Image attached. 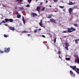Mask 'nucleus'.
I'll return each mask as SVG.
<instances>
[{
	"label": "nucleus",
	"instance_id": "nucleus-1",
	"mask_svg": "<svg viewBox=\"0 0 79 79\" xmlns=\"http://www.w3.org/2000/svg\"><path fill=\"white\" fill-rule=\"evenodd\" d=\"M67 29L68 30V32L69 33L72 32H73V31H74L76 30V29L73 28V27L70 28H68Z\"/></svg>",
	"mask_w": 79,
	"mask_h": 79
},
{
	"label": "nucleus",
	"instance_id": "nucleus-2",
	"mask_svg": "<svg viewBox=\"0 0 79 79\" xmlns=\"http://www.w3.org/2000/svg\"><path fill=\"white\" fill-rule=\"evenodd\" d=\"M5 21L6 22H8L9 21L10 23H12L13 21V19H5Z\"/></svg>",
	"mask_w": 79,
	"mask_h": 79
},
{
	"label": "nucleus",
	"instance_id": "nucleus-3",
	"mask_svg": "<svg viewBox=\"0 0 79 79\" xmlns=\"http://www.w3.org/2000/svg\"><path fill=\"white\" fill-rule=\"evenodd\" d=\"M10 51V48H5L4 49V52L6 53H8Z\"/></svg>",
	"mask_w": 79,
	"mask_h": 79
},
{
	"label": "nucleus",
	"instance_id": "nucleus-4",
	"mask_svg": "<svg viewBox=\"0 0 79 79\" xmlns=\"http://www.w3.org/2000/svg\"><path fill=\"white\" fill-rule=\"evenodd\" d=\"M70 68H72V69H73V70H74V71H76V65L74 66H70Z\"/></svg>",
	"mask_w": 79,
	"mask_h": 79
},
{
	"label": "nucleus",
	"instance_id": "nucleus-5",
	"mask_svg": "<svg viewBox=\"0 0 79 79\" xmlns=\"http://www.w3.org/2000/svg\"><path fill=\"white\" fill-rule=\"evenodd\" d=\"M75 63H78L79 64V57H77V59H75L74 61Z\"/></svg>",
	"mask_w": 79,
	"mask_h": 79
},
{
	"label": "nucleus",
	"instance_id": "nucleus-6",
	"mask_svg": "<svg viewBox=\"0 0 79 79\" xmlns=\"http://www.w3.org/2000/svg\"><path fill=\"white\" fill-rule=\"evenodd\" d=\"M15 14H16V15H17V18H21V15H20V14H18V12H16L15 13Z\"/></svg>",
	"mask_w": 79,
	"mask_h": 79
},
{
	"label": "nucleus",
	"instance_id": "nucleus-7",
	"mask_svg": "<svg viewBox=\"0 0 79 79\" xmlns=\"http://www.w3.org/2000/svg\"><path fill=\"white\" fill-rule=\"evenodd\" d=\"M70 73L72 76H73V77H75V75L74 74V73H73L72 70L70 71Z\"/></svg>",
	"mask_w": 79,
	"mask_h": 79
},
{
	"label": "nucleus",
	"instance_id": "nucleus-8",
	"mask_svg": "<svg viewBox=\"0 0 79 79\" xmlns=\"http://www.w3.org/2000/svg\"><path fill=\"white\" fill-rule=\"evenodd\" d=\"M10 30H12L13 31H14L15 30V28L13 27H9Z\"/></svg>",
	"mask_w": 79,
	"mask_h": 79
},
{
	"label": "nucleus",
	"instance_id": "nucleus-9",
	"mask_svg": "<svg viewBox=\"0 0 79 79\" xmlns=\"http://www.w3.org/2000/svg\"><path fill=\"white\" fill-rule=\"evenodd\" d=\"M50 21L52 23H56V20L53 19H50Z\"/></svg>",
	"mask_w": 79,
	"mask_h": 79
},
{
	"label": "nucleus",
	"instance_id": "nucleus-10",
	"mask_svg": "<svg viewBox=\"0 0 79 79\" xmlns=\"http://www.w3.org/2000/svg\"><path fill=\"white\" fill-rule=\"evenodd\" d=\"M31 15L33 16V17H35V16H37V15L34 13H31Z\"/></svg>",
	"mask_w": 79,
	"mask_h": 79
},
{
	"label": "nucleus",
	"instance_id": "nucleus-11",
	"mask_svg": "<svg viewBox=\"0 0 79 79\" xmlns=\"http://www.w3.org/2000/svg\"><path fill=\"white\" fill-rule=\"evenodd\" d=\"M52 16H53V15L50 14V15H48L47 18H48L49 19H51V18H52Z\"/></svg>",
	"mask_w": 79,
	"mask_h": 79
},
{
	"label": "nucleus",
	"instance_id": "nucleus-12",
	"mask_svg": "<svg viewBox=\"0 0 79 79\" xmlns=\"http://www.w3.org/2000/svg\"><path fill=\"white\" fill-rule=\"evenodd\" d=\"M40 9V7L39 6H38L36 8L37 11H39Z\"/></svg>",
	"mask_w": 79,
	"mask_h": 79
},
{
	"label": "nucleus",
	"instance_id": "nucleus-13",
	"mask_svg": "<svg viewBox=\"0 0 79 79\" xmlns=\"http://www.w3.org/2000/svg\"><path fill=\"white\" fill-rule=\"evenodd\" d=\"M72 10H73V9H72V8H70L69 9V13H71L72 12Z\"/></svg>",
	"mask_w": 79,
	"mask_h": 79
},
{
	"label": "nucleus",
	"instance_id": "nucleus-14",
	"mask_svg": "<svg viewBox=\"0 0 79 79\" xmlns=\"http://www.w3.org/2000/svg\"><path fill=\"white\" fill-rule=\"evenodd\" d=\"M75 40V42H76V44H78V42L77 41H79V39L75 40Z\"/></svg>",
	"mask_w": 79,
	"mask_h": 79
},
{
	"label": "nucleus",
	"instance_id": "nucleus-15",
	"mask_svg": "<svg viewBox=\"0 0 79 79\" xmlns=\"http://www.w3.org/2000/svg\"><path fill=\"white\" fill-rule=\"evenodd\" d=\"M73 4H75V3H73L72 2H70L69 3V5H73Z\"/></svg>",
	"mask_w": 79,
	"mask_h": 79
},
{
	"label": "nucleus",
	"instance_id": "nucleus-16",
	"mask_svg": "<svg viewBox=\"0 0 79 79\" xmlns=\"http://www.w3.org/2000/svg\"><path fill=\"white\" fill-rule=\"evenodd\" d=\"M65 46L66 47H69V43L68 42H66L65 43Z\"/></svg>",
	"mask_w": 79,
	"mask_h": 79
},
{
	"label": "nucleus",
	"instance_id": "nucleus-17",
	"mask_svg": "<svg viewBox=\"0 0 79 79\" xmlns=\"http://www.w3.org/2000/svg\"><path fill=\"white\" fill-rule=\"evenodd\" d=\"M19 10H20V11H21L22 10H24V7H21L19 8Z\"/></svg>",
	"mask_w": 79,
	"mask_h": 79
},
{
	"label": "nucleus",
	"instance_id": "nucleus-18",
	"mask_svg": "<svg viewBox=\"0 0 79 79\" xmlns=\"http://www.w3.org/2000/svg\"><path fill=\"white\" fill-rule=\"evenodd\" d=\"M22 20L23 21V23L25 24V21H24V17H22Z\"/></svg>",
	"mask_w": 79,
	"mask_h": 79
},
{
	"label": "nucleus",
	"instance_id": "nucleus-19",
	"mask_svg": "<svg viewBox=\"0 0 79 79\" xmlns=\"http://www.w3.org/2000/svg\"><path fill=\"white\" fill-rule=\"evenodd\" d=\"M18 2H22L23 1V0H16Z\"/></svg>",
	"mask_w": 79,
	"mask_h": 79
},
{
	"label": "nucleus",
	"instance_id": "nucleus-20",
	"mask_svg": "<svg viewBox=\"0 0 79 79\" xmlns=\"http://www.w3.org/2000/svg\"><path fill=\"white\" fill-rule=\"evenodd\" d=\"M59 8H60L61 9H63V8H64V6H59Z\"/></svg>",
	"mask_w": 79,
	"mask_h": 79
},
{
	"label": "nucleus",
	"instance_id": "nucleus-21",
	"mask_svg": "<svg viewBox=\"0 0 79 79\" xmlns=\"http://www.w3.org/2000/svg\"><path fill=\"white\" fill-rule=\"evenodd\" d=\"M1 23H6V22L5 20H2V22H1Z\"/></svg>",
	"mask_w": 79,
	"mask_h": 79
},
{
	"label": "nucleus",
	"instance_id": "nucleus-22",
	"mask_svg": "<svg viewBox=\"0 0 79 79\" xmlns=\"http://www.w3.org/2000/svg\"><path fill=\"white\" fill-rule=\"evenodd\" d=\"M65 48L67 50H68V46H66L65 47Z\"/></svg>",
	"mask_w": 79,
	"mask_h": 79
},
{
	"label": "nucleus",
	"instance_id": "nucleus-23",
	"mask_svg": "<svg viewBox=\"0 0 79 79\" xmlns=\"http://www.w3.org/2000/svg\"><path fill=\"white\" fill-rule=\"evenodd\" d=\"M4 52H3V51H2L1 50H0V53L2 54Z\"/></svg>",
	"mask_w": 79,
	"mask_h": 79
},
{
	"label": "nucleus",
	"instance_id": "nucleus-24",
	"mask_svg": "<svg viewBox=\"0 0 79 79\" xmlns=\"http://www.w3.org/2000/svg\"><path fill=\"white\" fill-rule=\"evenodd\" d=\"M74 26H75V27H78V25L77 24H74Z\"/></svg>",
	"mask_w": 79,
	"mask_h": 79
},
{
	"label": "nucleus",
	"instance_id": "nucleus-25",
	"mask_svg": "<svg viewBox=\"0 0 79 79\" xmlns=\"http://www.w3.org/2000/svg\"><path fill=\"white\" fill-rule=\"evenodd\" d=\"M56 38H55V39L53 40L54 44H55L56 43Z\"/></svg>",
	"mask_w": 79,
	"mask_h": 79
},
{
	"label": "nucleus",
	"instance_id": "nucleus-26",
	"mask_svg": "<svg viewBox=\"0 0 79 79\" xmlns=\"http://www.w3.org/2000/svg\"><path fill=\"white\" fill-rule=\"evenodd\" d=\"M22 33H26L27 32V31H22Z\"/></svg>",
	"mask_w": 79,
	"mask_h": 79
},
{
	"label": "nucleus",
	"instance_id": "nucleus-27",
	"mask_svg": "<svg viewBox=\"0 0 79 79\" xmlns=\"http://www.w3.org/2000/svg\"><path fill=\"white\" fill-rule=\"evenodd\" d=\"M4 37H8V36H7V35H5V34H4Z\"/></svg>",
	"mask_w": 79,
	"mask_h": 79
},
{
	"label": "nucleus",
	"instance_id": "nucleus-28",
	"mask_svg": "<svg viewBox=\"0 0 79 79\" xmlns=\"http://www.w3.org/2000/svg\"><path fill=\"white\" fill-rule=\"evenodd\" d=\"M39 24L40 26H42V23H39Z\"/></svg>",
	"mask_w": 79,
	"mask_h": 79
},
{
	"label": "nucleus",
	"instance_id": "nucleus-29",
	"mask_svg": "<svg viewBox=\"0 0 79 79\" xmlns=\"http://www.w3.org/2000/svg\"><path fill=\"white\" fill-rule=\"evenodd\" d=\"M66 60H70V59L69 58H66Z\"/></svg>",
	"mask_w": 79,
	"mask_h": 79
},
{
	"label": "nucleus",
	"instance_id": "nucleus-30",
	"mask_svg": "<svg viewBox=\"0 0 79 79\" xmlns=\"http://www.w3.org/2000/svg\"><path fill=\"white\" fill-rule=\"evenodd\" d=\"M45 7H43L42 9V11H44V10H45Z\"/></svg>",
	"mask_w": 79,
	"mask_h": 79
},
{
	"label": "nucleus",
	"instance_id": "nucleus-31",
	"mask_svg": "<svg viewBox=\"0 0 79 79\" xmlns=\"http://www.w3.org/2000/svg\"><path fill=\"white\" fill-rule=\"evenodd\" d=\"M53 1L54 2H57L58 1V0H53Z\"/></svg>",
	"mask_w": 79,
	"mask_h": 79
},
{
	"label": "nucleus",
	"instance_id": "nucleus-32",
	"mask_svg": "<svg viewBox=\"0 0 79 79\" xmlns=\"http://www.w3.org/2000/svg\"><path fill=\"white\" fill-rule=\"evenodd\" d=\"M37 32V30L36 29V30H34V32Z\"/></svg>",
	"mask_w": 79,
	"mask_h": 79
},
{
	"label": "nucleus",
	"instance_id": "nucleus-33",
	"mask_svg": "<svg viewBox=\"0 0 79 79\" xmlns=\"http://www.w3.org/2000/svg\"><path fill=\"white\" fill-rule=\"evenodd\" d=\"M63 33H67V32H68V31H63Z\"/></svg>",
	"mask_w": 79,
	"mask_h": 79
},
{
	"label": "nucleus",
	"instance_id": "nucleus-34",
	"mask_svg": "<svg viewBox=\"0 0 79 79\" xmlns=\"http://www.w3.org/2000/svg\"><path fill=\"white\" fill-rule=\"evenodd\" d=\"M75 71H76V73H77L78 74H79V71H78L77 70H76Z\"/></svg>",
	"mask_w": 79,
	"mask_h": 79
},
{
	"label": "nucleus",
	"instance_id": "nucleus-35",
	"mask_svg": "<svg viewBox=\"0 0 79 79\" xmlns=\"http://www.w3.org/2000/svg\"><path fill=\"white\" fill-rule=\"evenodd\" d=\"M28 1L29 3H31L32 1V0H28Z\"/></svg>",
	"mask_w": 79,
	"mask_h": 79
},
{
	"label": "nucleus",
	"instance_id": "nucleus-36",
	"mask_svg": "<svg viewBox=\"0 0 79 79\" xmlns=\"http://www.w3.org/2000/svg\"><path fill=\"white\" fill-rule=\"evenodd\" d=\"M74 56L75 58H76L77 56H76V55L75 54L74 55Z\"/></svg>",
	"mask_w": 79,
	"mask_h": 79
},
{
	"label": "nucleus",
	"instance_id": "nucleus-37",
	"mask_svg": "<svg viewBox=\"0 0 79 79\" xmlns=\"http://www.w3.org/2000/svg\"><path fill=\"white\" fill-rule=\"evenodd\" d=\"M42 37H44V38H45V36L44 35H42Z\"/></svg>",
	"mask_w": 79,
	"mask_h": 79
},
{
	"label": "nucleus",
	"instance_id": "nucleus-38",
	"mask_svg": "<svg viewBox=\"0 0 79 79\" xmlns=\"http://www.w3.org/2000/svg\"><path fill=\"white\" fill-rule=\"evenodd\" d=\"M29 4H27V7H29Z\"/></svg>",
	"mask_w": 79,
	"mask_h": 79
},
{
	"label": "nucleus",
	"instance_id": "nucleus-39",
	"mask_svg": "<svg viewBox=\"0 0 79 79\" xmlns=\"http://www.w3.org/2000/svg\"><path fill=\"white\" fill-rule=\"evenodd\" d=\"M58 54H59V55H60V54H61V52H60L59 51L58 52Z\"/></svg>",
	"mask_w": 79,
	"mask_h": 79
},
{
	"label": "nucleus",
	"instance_id": "nucleus-40",
	"mask_svg": "<svg viewBox=\"0 0 79 79\" xmlns=\"http://www.w3.org/2000/svg\"><path fill=\"white\" fill-rule=\"evenodd\" d=\"M40 23H42V20H41L40 21Z\"/></svg>",
	"mask_w": 79,
	"mask_h": 79
},
{
	"label": "nucleus",
	"instance_id": "nucleus-41",
	"mask_svg": "<svg viewBox=\"0 0 79 79\" xmlns=\"http://www.w3.org/2000/svg\"><path fill=\"white\" fill-rule=\"evenodd\" d=\"M43 4V3L42 2H40V5H42Z\"/></svg>",
	"mask_w": 79,
	"mask_h": 79
},
{
	"label": "nucleus",
	"instance_id": "nucleus-42",
	"mask_svg": "<svg viewBox=\"0 0 79 79\" xmlns=\"http://www.w3.org/2000/svg\"><path fill=\"white\" fill-rule=\"evenodd\" d=\"M63 11H64V12H65V11H66V10H65L64 9H63Z\"/></svg>",
	"mask_w": 79,
	"mask_h": 79
},
{
	"label": "nucleus",
	"instance_id": "nucleus-43",
	"mask_svg": "<svg viewBox=\"0 0 79 79\" xmlns=\"http://www.w3.org/2000/svg\"><path fill=\"white\" fill-rule=\"evenodd\" d=\"M77 71H79V69L78 68H77Z\"/></svg>",
	"mask_w": 79,
	"mask_h": 79
},
{
	"label": "nucleus",
	"instance_id": "nucleus-44",
	"mask_svg": "<svg viewBox=\"0 0 79 79\" xmlns=\"http://www.w3.org/2000/svg\"><path fill=\"white\" fill-rule=\"evenodd\" d=\"M28 36H29H29H30L31 35L30 34H28Z\"/></svg>",
	"mask_w": 79,
	"mask_h": 79
},
{
	"label": "nucleus",
	"instance_id": "nucleus-45",
	"mask_svg": "<svg viewBox=\"0 0 79 79\" xmlns=\"http://www.w3.org/2000/svg\"><path fill=\"white\" fill-rule=\"evenodd\" d=\"M15 10H17V7H15Z\"/></svg>",
	"mask_w": 79,
	"mask_h": 79
},
{
	"label": "nucleus",
	"instance_id": "nucleus-46",
	"mask_svg": "<svg viewBox=\"0 0 79 79\" xmlns=\"http://www.w3.org/2000/svg\"><path fill=\"white\" fill-rule=\"evenodd\" d=\"M5 26H8V25L7 24H5Z\"/></svg>",
	"mask_w": 79,
	"mask_h": 79
},
{
	"label": "nucleus",
	"instance_id": "nucleus-47",
	"mask_svg": "<svg viewBox=\"0 0 79 79\" xmlns=\"http://www.w3.org/2000/svg\"><path fill=\"white\" fill-rule=\"evenodd\" d=\"M38 31H41V29L40 28V29H39Z\"/></svg>",
	"mask_w": 79,
	"mask_h": 79
},
{
	"label": "nucleus",
	"instance_id": "nucleus-48",
	"mask_svg": "<svg viewBox=\"0 0 79 79\" xmlns=\"http://www.w3.org/2000/svg\"><path fill=\"white\" fill-rule=\"evenodd\" d=\"M48 2V1H47V0L46 1V3H47Z\"/></svg>",
	"mask_w": 79,
	"mask_h": 79
},
{
	"label": "nucleus",
	"instance_id": "nucleus-49",
	"mask_svg": "<svg viewBox=\"0 0 79 79\" xmlns=\"http://www.w3.org/2000/svg\"><path fill=\"white\" fill-rule=\"evenodd\" d=\"M49 7H52V6H49Z\"/></svg>",
	"mask_w": 79,
	"mask_h": 79
},
{
	"label": "nucleus",
	"instance_id": "nucleus-50",
	"mask_svg": "<svg viewBox=\"0 0 79 79\" xmlns=\"http://www.w3.org/2000/svg\"><path fill=\"white\" fill-rule=\"evenodd\" d=\"M59 58H60V56H59Z\"/></svg>",
	"mask_w": 79,
	"mask_h": 79
},
{
	"label": "nucleus",
	"instance_id": "nucleus-51",
	"mask_svg": "<svg viewBox=\"0 0 79 79\" xmlns=\"http://www.w3.org/2000/svg\"><path fill=\"white\" fill-rule=\"evenodd\" d=\"M0 5H1V4H0Z\"/></svg>",
	"mask_w": 79,
	"mask_h": 79
}]
</instances>
